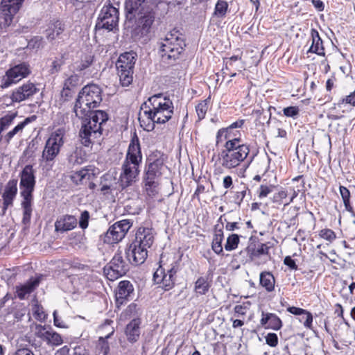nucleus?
Instances as JSON below:
<instances>
[{"instance_id": "obj_1", "label": "nucleus", "mask_w": 355, "mask_h": 355, "mask_svg": "<svg viewBox=\"0 0 355 355\" xmlns=\"http://www.w3.org/2000/svg\"><path fill=\"white\" fill-rule=\"evenodd\" d=\"M101 89L97 85H87L80 91L74 105L76 116L82 120L79 137L82 144L86 147L101 137L102 125L108 119L104 111H92L101 103Z\"/></svg>"}, {"instance_id": "obj_2", "label": "nucleus", "mask_w": 355, "mask_h": 355, "mask_svg": "<svg viewBox=\"0 0 355 355\" xmlns=\"http://www.w3.org/2000/svg\"><path fill=\"white\" fill-rule=\"evenodd\" d=\"M141 162L142 153L139 139L136 133H134L121 165L119 179V186L121 187V189L132 186L138 180Z\"/></svg>"}, {"instance_id": "obj_3", "label": "nucleus", "mask_w": 355, "mask_h": 355, "mask_svg": "<svg viewBox=\"0 0 355 355\" xmlns=\"http://www.w3.org/2000/svg\"><path fill=\"white\" fill-rule=\"evenodd\" d=\"M224 148L218 155L220 165L225 169L232 171L241 166L248 167L252 162L248 160L250 146L242 142L241 138H230L225 140Z\"/></svg>"}, {"instance_id": "obj_4", "label": "nucleus", "mask_w": 355, "mask_h": 355, "mask_svg": "<svg viewBox=\"0 0 355 355\" xmlns=\"http://www.w3.org/2000/svg\"><path fill=\"white\" fill-rule=\"evenodd\" d=\"M35 173L32 165H26L19 174L20 194L23 198L21 202V207L24 210L22 222L24 224H28L31 221L33 211V193L36 184Z\"/></svg>"}, {"instance_id": "obj_5", "label": "nucleus", "mask_w": 355, "mask_h": 355, "mask_svg": "<svg viewBox=\"0 0 355 355\" xmlns=\"http://www.w3.org/2000/svg\"><path fill=\"white\" fill-rule=\"evenodd\" d=\"M148 110L144 112L153 123L164 124L171 119L174 112L172 101L162 94H157L148 98Z\"/></svg>"}, {"instance_id": "obj_6", "label": "nucleus", "mask_w": 355, "mask_h": 355, "mask_svg": "<svg viewBox=\"0 0 355 355\" xmlns=\"http://www.w3.org/2000/svg\"><path fill=\"white\" fill-rule=\"evenodd\" d=\"M184 35L178 30L168 33L159 42V55L164 62L170 63L178 59L185 47Z\"/></svg>"}, {"instance_id": "obj_7", "label": "nucleus", "mask_w": 355, "mask_h": 355, "mask_svg": "<svg viewBox=\"0 0 355 355\" xmlns=\"http://www.w3.org/2000/svg\"><path fill=\"white\" fill-rule=\"evenodd\" d=\"M64 130L58 129L46 140L40 160V166L43 171L48 172L52 170L55 159L64 144Z\"/></svg>"}, {"instance_id": "obj_8", "label": "nucleus", "mask_w": 355, "mask_h": 355, "mask_svg": "<svg viewBox=\"0 0 355 355\" xmlns=\"http://www.w3.org/2000/svg\"><path fill=\"white\" fill-rule=\"evenodd\" d=\"M136 53L125 52L122 53L116 63L119 80L123 86H128L133 80V69L136 61Z\"/></svg>"}, {"instance_id": "obj_9", "label": "nucleus", "mask_w": 355, "mask_h": 355, "mask_svg": "<svg viewBox=\"0 0 355 355\" xmlns=\"http://www.w3.org/2000/svg\"><path fill=\"white\" fill-rule=\"evenodd\" d=\"M119 15L117 8L110 3L105 4L98 15L95 26L96 30L114 31L118 26Z\"/></svg>"}, {"instance_id": "obj_10", "label": "nucleus", "mask_w": 355, "mask_h": 355, "mask_svg": "<svg viewBox=\"0 0 355 355\" xmlns=\"http://www.w3.org/2000/svg\"><path fill=\"white\" fill-rule=\"evenodd\" d=\"M31 73L30 65L26 62L17 64L8 69L0 80L2 89L10 87L17 84L21 80L26 78Z\"/></svg>"}, {"instance_id": "obj_11", "label": "nucleus", "mask_w": 355, "mask_h": 355, "mask_svg": "<svg viewBox=\"0 0 355 355\" xmlns=\"http://www.w3.org/2000/svg\"><path fill=\"white\" fill-rule=\"evenodd\" d=\"M178 270V266L176 263H173L167 270L159 266L153 274V280L156 284H161L165 291H168L175 285V276Z\"/></svg>"}, {"instance_id": "obj_12", "label": "nucleus", "mask_w": 355, "mask_h": 355, "mask_svg": "<svg viewBox=\"0 0 355 355\" xmlns=\"http://www.w3.org/2000/svg\"><path fill=\"white\" fill-rule=\"evenodd\" d=\"M131 225L129 220H121L115 223L107 231L104 237L105 243L112 244L119 242L125 237Z\"/></svg>"}, {"instance_id": "obj_13", "label": "nucleus", "mask_w": 355, "mask_h": 355, "mask_svg": "<svg viewBox=\"0 0 355 355\" xmlns=\"http://www.w3.org/2000/svg\"><path fill=\"white\" fill-rule=\"evenodd\" d=\"M128 270V265L123 260L121 252H116L104 271L109 280L114 281L124 275Z\"/></svg>"}, {"instance_id": "obj_14", "label": "nucleus", "mask_w": 355, "mask_h": 355, "mask_svg": "<svg viewBox=\"0 0 355 355\" xmlns=\"http://www.w3.org/2000/svg\"><path fill=\"white\" fill-rule=\"evenodd\" d=\"M39 91L40 89L37 87L35 84L28 81L12 90L10 99L12 103H21L31 99Z\"/></svg>"}, {"instance_id": "obj_15", "label": "nucleus", "mask_w": 355, "mask_h": 355, "mask_svg": "<svg viewBox=\"0 0 355 355\" xmlns=\"http://www.w3.org/2000/svg\"><path fill=\"white\" fill-rule=\"evenodd\" d=\"M35 335L49 346H59L63 343L60 334L51 328L41 324L35 325Z\"/></svg>"}, {"instance_id": "obj_16", "label": "nucleus", "mask_w": 355, "mask_h": 355, "mask_svg": "<svg viewBox=\"0 0 355 355\" xmlns=\"http://www.w3.org/2000/svg\"><path fill=\"white\" fill-rule=\"evenodd\" d=\"M125 254L131 264L138 266L146 261L148 257V249L132 242L126 249Z\"/></svg>"}, {"instance_id": "obj_17", "label": "nucleus", "mask_w": 355, "mask_h": 355, "mask_svg": "<svg viewBox=\"0 0 355 355\" xmlns=\"http://www.w3.org/2000/svg\"><path fill=\"white\" fill-rule=\"evenodd\" d=\"M154 19L155 17L151 12H148L140 17L134 30L135 35L139 37L147 35L150 32Z\"/></svg>"}, {"instance_id": "obj_18", "label": "nucleus", "mask_w": 355, "mask_h": 355, "mask_svg": "<svg viewBox=\"0 0 355 355\" xmlns=\"http://www.w3.org/2000/svg\"><path fill=\"white\" fill-rule=\"evenodd\" d=\"M132 242L137 243L147 249L150 248L154 242V234L151 228L141 227L135 234Z\"/></svg>"}, {"instance_id": "obj_19", "label": "nucleus", "mask_w": 355, "mask_h": 355, "mask_svg": "<svg viewBox=\"0 0 355 355\" xmlns=\"http://www.w3.org/2000/svg\"><path fill=\"white\" fill-rule=\"evenodd\" d=\"M78 224L76 218L72 215H62L57 218L55 222V231L64 232L73 230Z\"/></svg>"}, {"instance_id": "obj_20", "label": "nucleus", "mask_w": 355, "mask_h": 355, "mask_svg": "<svg viewBox=\"0 0 355 355\" xmlns=\"http://www.w3.org/2000/svg\"><path fill=\"white\" fill-rule=\"evenodd\" d=\"M17 193V180L15 179L10 180L5 186L4 191L2 194L3 200V209H6L9 206L12 205L13 200Z\"/></svg>"}, {"instance_id": "obj_21", "label": "nucleus", "mask_w": 355, "mask_h": 355, "mask_svg": "<svg viewBox=\"0 0 355 355\" xmlns=\"http://www.w3.org/2000/svg\"><path fill=\"white\" fill-rule=\"evenodd\" d=\"M245 123L244 119H239L232 123L226 128L220 129L216 134V144L219 145L220 143L227 140V137L234 139L239 138L236 137V134H233L232 132L235 128H241Z\"/></svg>"}, {"instance_id": "obj_22", "label": "nucleus", "mask_w": 355, "mask_h": 355, "mask_svg": "<svg viewBox=\"0 0 355 355\" xmlns=\"http://www.w3.org/2000/svg\"><path fill=\"white\" fill-rule=\"evenodd\" d=\"M260 324L265 329H270L275 331L279 330L282 327V322L276 314L264 311L261 313Z\"/></svg>"}, {"instance_id": "obj_23", "label": "nucleus", "mask_w": 355, "mask_h": 355, "mask_svg": "<svg viewBox=\"0 0 355 355\" xmlns=\"http://www.w3.org/2000/svg\"><path fill=\"white\" fill-rule=\"evenodd\" d=\"M164 162L162 159H156L149 162L147 166L144 179L157 180L162 175Z\"/></svg>"}, {"instance_id": "obj_24", "label": "nucleus", "mask_w": 355, "mask_h": 355, "mask_svg": "<svg viewBox=\"0 0 355 355\" xmlns=\"http://www.w3.org/2000/svg\"><path fill=\"white\" fill-rule=\"evenodd\" d=\"M141 322V319L137 318L132 319L127 324L125 333L129 342L135 343L138 340L140 336Z\"/></svg>"}, {"instance_id": "obj_25", "label": "nucleus", "mask_w": 355, "mask_h": 355, "mask_svg": "<svg viewBox=\"0 0 355 355\" xmlns=\"http://www.w3.org/2000/svg\"><path fill=\"white\" fill-rule=\"evenodd\" d=\"M134 288L129 281H121L119 283L116 292V300L118 304H122L132 293Z\"/></svg>"}, {"instance_id": "obj_26", "label": "nucleus", "mask_w": 355, "mask_h": 355, "mask_svg": "<svg viewBox=\"0 0 355 355\" xmlns=\"http://www.w3.org/2000/svg\"><path fill=\"white\" fill-rule=\"evenodd\" d=\"M311 37L312 43L307 53H313L320 56H324L325 52L323 42L320 37L318 31L315 28L311 30Z\"/></svg>"}, {"instance_id": "obj_27", "label": "nucleus", "mask_w": 355, "mask_h": 355, "mask_svg": "<svg viewBox=\"0 0 355 355\" xmlns=\"http://www.w3.org/2000/svg\"><path fill=\"white\" fill-rule=\"evenodd\" d=\"M23 1L24 0H2L0 10L13 17L21 8Z\"/></svg>"}, {"instance_id": "obj_28", "label": "nucleus", "mask_w": 355, "mask_h": 355, "mask_svg": "<svg viewBox=\"0 0 355 355\" xmlns=\"http://www.w3.org/2000/svg\"><path fill=\"white\" fill-rule=\"evenodd\" d=\"M39 279H30L26 284L16 288L17 296L20 300H24L39 285Z\"/></svg>"}, {"instance_id": "obj_29", "label": "nucleus", "mask_w": 355, "mask_h": 355, "mask_svg": "<svg viewBox=\"0 0 355 355\" xmlns=\"http://www.w3.org/2000/svg\"><path fill=\"white\" fill-rule=\"evenodd\" d=\"M64 31V24L59 21L51 22L46 30V37L48 40L53 41L58 37Z\"/></svg>"}, {"instance_id": "obj_30", "label": "nucleus", "mask_w": 355, "mask_h": 355, "mask_svg": "<svg viewBox=\"0 0 355 355\" xmlns=\"http://www.w3.org/2000/svg\"><path fill=\"white\" fill-rule=\"evenodd\" d=\"M146 0H126L125 3V8L127 13V17L131 19L136 17L137 15L141 13L140 8Z\"/></svg>"}, {"instance_id": "obj_31", "label": "nucleus", "mask_w": 355, "mask_h": 355, "mask_svg": "<svg viewBox=\"0 0 355 355\" xmlns=\"http://www.w3.org/2000/svg\"><path fill=\"white\" fill-rule=\"evenodd\" d=\"M223 230L222 228H218V225L215 227L214 238L211 243V248L213 251L220 255L223 254V248L222 243L223 241Z\"/></svg>"}, {"instance_id": "obj_32", "label": "nucleus", "mask_w": 355, "mask_h": 355, "mask_svg": "<svg viewBox=\"0 0 355 355\" xmlns=\"http://www.w3.org/2000/svg\"><path fill=\"white\" fill-rule=\"evenodd\" d=\"M259 283L268 292H272L275 289V279L270 272L264 271L260 273Z\"/></svg>"}, {"instance_id": "obj_33", "label": "nucleus", "mask_w": 355, "mask_h": 355, "mask_svg": "<svg viewBox=\"0 0 355 355\" xmlns=\"http://www.w3.org/2000/svg\"><path fill=\"white\" fill-rule=\"evenodd\" d=\"M37 119L35 115L26 117L23 121L17 125L12 130L9 131L5 136V139L7 141L11 140L15 135L22 132L24 128L29 123L34 122Z\"/></svg>"}, {"instance_id": "obj_34", "label": "nucleus", "mask_w": 355, "mask_h": 355, "mask_svg": "<svg viewBox=\"0 0 355 355\" xmlns=\"http://www.w3.org/2000/svg\"><path fill=\"white\" fill-rule=\"evenodd\" d=\"M211 287V282L207 277H200L194 284V291L198 295H205Z\"/></svg>"}, {"instance_id": "obj_35", "label": "nucleus", "mask_w": 355, "mask_h": 355, "mask_svg": "<svg viewBox=\"0 0 355 355\" xmlns=\"http://www.w3.org/2000/svg\"><path fill=\"white\" fill-rule=\"evenodd\" d=\"M339 191L342 197L343 204L345 209L352 214V216L355 217V214L353 211V207L350 204V192L347 188L344 186H340Z\"/></svg>"}, {"instance_id": "obj_36", "label": "nucleus", "mask_w": 355, "mask_h": 355, "mask_svg": "<svg viewBox=\"0 0 355 355\" xmlns=\"http://www.w3.org/2000/svg\"><path fill=\"white\" fill-rule=\"evenodd\" d=\"M91 175L92 173L89 169L82 168L74 172L71 175V178L76 184H80L83 183L84 180H89Z\"/></svg>"}, {"instance_id": "obj_37", "label": "nucleus", "mask_w": 355, "mask_h": 355, "mask_svg": "<svg viewBox=\"0 0 355 355\" xmlns=\"http://www.w3.org/2000/svg\"><path fill=\"white\" fill-rule=\"evenodd\" d=\"M144 180L146 194L150 198L155 197L158 193V182H157L156 180H149L147 179H144Z\"/></svg>"}, {"instance_id": "obj_38", "label": "nucleus", "mask_w": 355, "mask_h": 355, "mask_svg": "<svg viewBox=\"0 0 355 355\" xmlns=\"http://www.w3.org/2000/svg\"><path fill=\"white\" fill-rule=\"evenodd\" d=\"M80 84V78L77 74H71L64 81L63 86L67 87L73 91Z\"/></svg>"}, {"instance_id": "obj_39", "label": "nucleus", "mask_w": 355, "mask_h": 355, "mask_svg": "<svg viewBox=\"0 0 355 355\" xmlns=\"http://www.w3.org/2000/svg\"><path fill=\"white\" fill-rule=\"evenodd\" d=\"M209 102V98L200 101L196 106V111L199 120H202L205 117L207 112L208 110V104Z\"/></svg>"}, {"instance_id": "obj_40", "label": "nucleus", "mask_w": 355, "mask_h": 355, "mask_svg": "<svg viewBox=\"0 0 355 355\" xmlns=\"http://www.w3.org/2000/svg\"><path fill=\"white\" fill-rule=\"evenodd\" d=\"M239 243V235L232 234L227 237L226 243L225 244V249L226 251H232L237 248Z\"/></svg>"}, {"instance_id": "obj_41", "label": "nucleus", "mask_w": 355, "mask_h": 355, "mask_svg": "<svg viewBox=\"0 0 355 355\" xmlns=\"http://www.w3.org/2000/svg\"><path fill=\"white\" fill-rule=\"evenodd\" d=\"M228 4L225 1L218 0L215 6L214 15L218 17H224L226 15Z\"/></svg>"}, {"instance_id": "obj_42", "label": "nucleus", "mask_w": 355, "mask_h": 355, "mask_svg": "<svg viewBox=\"0 0 355 355\" xmlns=\"http://www.w3.org/2000/svg\"><path fill=\"white\" fill-rule=\"evenodd\" d=\"M85 160V155L80 149L76 148L69 157V162L73 165L81 164Z\"/></svg>"}, {"instance_id": "obj_43", "label": "nucleus", "mask_w": 355, "mask_h": 355, "mask_svg": "<svg viewBox=\"0 0 355 355\" xmlns=\"http://www.w3.org/2000/svg\"><path fill=\"white\" fill-rule=\"evenodd\" d=\"M270 246L267 243L260 244L257 249L253 251L250 255L252 260H254L256 258L259 257L261 255H268Z\"/></svg>"}, {"instance_id": "obj_44", "label": "nucleus", "mask_w": 355, "mask_h": 355, "mask_svg": "<svg viewBox=\"0 0 355 355\" xmlns=\"http://www.w3.org/2000/svg\"><path fill=\"white\" fill-rule=\"evenodd\" d=\"M94 56L91 54L85 55L82 57L80 62L76 66L78 71H83L88 68L93 62Z\"/></svg>"}, {"instance_id": "obj_45", "label": "nucleus", "mask_w": 355, "mask_h": 355, "mask_svg": "<svg viewBox=\"0 0 355 355\" xmlns=\"http://www.w3.org/2000/svg\"><path fill=\"white\" fill-rule=\"evenodd\" d=\"M12 18L0 10V33H2L11 24Z\"/></svg>"}, {"instance_id": "obj_46", "label": "nucleus", "mask_w": 355, "mask_h": 355, "mask_svg": "<svg viewBox=\"0 0 355 355\" xmlns=\"http://www.w3.org/2000/svg\"><path fill=\"white\" fill-rule=\"evenodd\" d=\"M15 116V114H10L1 117L0 119V130L3 132L7 129L12 124Z\"/></svg>"}, {"instance_id": "obj_47", "label": "nucleus", "mask_w": 355, "mask_h": 355, "mask_svg": "<svg viewBox=\"0 0 355 355\" xmlns=\"http://www.w3.org/2000/svg\"><path fill=\"white\" fill-rule=\"evenodd\" d=\"M304 327L309 329H313V315L311 312L306 310V313H304L300 318Z\"/></svg>"}, {"instance_id": "obj_48", "label": "nucleus", "mask_w": 355, "mask_h": 355, "mask_svg": "<svg viewBox=\"0 0 355 355\" xmlns=\"http://www.w3.org/2000/svg\"><path fill=\"white\" fill-rule=\"evenodd\" d=\"M319 236L330 243L333 242L336 238V233L331 229L324 228L319 232Z\"/></svg>"}, {"instance_id": "obj_49", "label": "nucleus", "mask_w": 355, "mask_h": 355, "mask_svg": "<svg viewBox=\"0 0 355 355\" xmlns=\"http://www.w3.org/2000/svg\"><path fill=\"white\" fill-rule=\"evenodd\" d=\"M125 315L129 316L130 318H137L141 314L140 309L137 304L135 303L130 304L125 309Z\"/></svg>"}, {"instance_id": "obj_50", "label": "nucleus", "mask_w": 355, "mask_h": 355, "mask_svg": "<svg viewBox=\"0 0 355 355\" xmlns=\"http://www.w3.org/2000/svg\"><path fill=\"white\" fill-rule=\"evenodd\" d=\"M33 316L40 321H44L46 318L43 307L38 304L35 305L33 307Z\"/></svg>"}, {"instance_id": "obj_51", "label": "nucleus", "mask_w": 355, "mask_h": 355, "mask_svg": "<svg viewBox=\"0 0 355 355\" xmlns=\"http://www.w3.org/2000/svg\"><path fill=\"white\" fill-rule=\"evenodd\" d=\"M283 113L287 117L295 119L300 114V109L297 106H289L283 109Z\"/></svg>"}, {"instance_id": "obj_52", "label": "nucleus", "mask_w": 355, "mask_h": 355, "mask_svg": "<svg viewBox=\"0 0 355 355\" xmlns=\"http://www.w3.org/2000/svg\"><path fill=\"white\" fill-rule=\"evenodd\" d=\"M63 64L64 61L62 58H56L55 60H54L50 66V73L54 74L58 73L60 70L61 67L63 65Z\"/></svg>"}, {"instance_id": "obj_53", "label": "nucleus", "mask_w": 355, "mask_h": 355, "mask_svg": "<svg viewBox=\"0 0 355 355\" xmlns=\"http://www.w3.org/2000/svg\"><path fill=\"white\" fill-rule=\"evenodd\" d=\"M109 337H110V335H107L105 338H103V337L99 338L98 346L100 347L101 351L103 354H109L110 353V345L107 340V339Z\"/></svg>"}, {"instance_id": "obj_54", "label": "nucleus", "mask_w": 355, "mask_h": 355, "mask_svg": "<svg viewBox=\"0 0 355 355\" xmlns=\"http://www.w3.org/2000/svg\"><path fill=\"white\" fill-rule=\"evenodd\" d=\"M89 219V213L87 211H84L81 213L79 219V226L80 228L85 230L88 227Z\"/></svg>"}, {"instance_id": "obj_55", "label": "nucleus", "mask_w": 355, "mask_h": 355, "mask_svg": "<svg viewBox=\"0 0 355 355\" xmlns=\"http://www.w3.org/2000/svg\"><path fill=\"white\" fill-rule=\"evenodd\" d=\"M274 186H267V185H263L261 184L259 187V191L258 193V196L259 198H263L266 197L269 193H270L273 189Z\"/></svg>"}, {"instance_id": "obj_56", "label": "nucleus", "mask_w": 355, "mask_h": 355, "mask_svg": "<svg viewBox=\"0 0 355 355\" xmlns=\"http://www.w3.org/2000/svg\"><path fill=\"white\" fill-rule=\"evenodd\" d=\"M266 343L272 347H275L278 344V337L275 333H269L266 336Z\"/></svg>"}, {"instance_id": "obj_57", "label": "nucleus", "mask_w": 355, "mask_h": 355, "mask_svg": "<svg viewBox=\"0 0 355 355\" xmlns=\"http://www.w3.org/2000/svg\"><path fill=\"white\" fill-rule=\"evenodd\" d=\"M287 196V192L284 190L279 191L273 195L272 200L275 203H281L282 200L286 198Z\"/></svg>"}, {"instance_id": "obj_58", "label": "nucleus", "mask_w": 355, "mask_h": 355, "mask_svg": "<svg viewBox=\"0 0 355 355\" xmlns=\"http://www.w3.org/2000/svg\"><path fill=\"white\" fill-rule=\"evenodd\" d=\"M344 103L355 106V90L348 96H346L345 98L341 99L339 104Z\"/></svg>"}, {"instance_id": "obj_59", "label": "nucleus", "mask_w": 355, "mask_h": 355, "mask_svg": "<svg viewBox=\"0 0 355 355\" xmlns=\"http://www.w3.org/2000/svg\"><path fill=\"white\" fill-rule=\"evenodd\" d=\"M287 311L289 312L291 314H293L295 315H302L304 313H306V310L295 307V306H289L287 308Z\"/></svg>"}, {"instance_id": "obj_60", "label": "nucleus", "mask_w": 355, "mask_h": 355, "mask_svg": "<svg viewBox=\"0 0 355 355\" xmlns=\"http://www.w3.org/2000/svg\"><path fill=\"white\" fill-rule=\"evenodd\" d=\"M74 91L63 86L61 96L64 101H68L73 95Z\"/></svg>"}, {"instance_id": "obj_61", "label": "nucleus", "mask_w": 355, "mask_h": 355, "mask_svg": "<svg viewBox=\"0 0 355 355\" xmlns=\"http://www.w3.org/2000/svg\"><path fill=\"white\" fill-rule=\"evenodd\" d=\"M13 355H35L33 352L27 347H21L17 349Z\"/></svg>"}, {"instance_id": "obj_62", "label": "nucleus", "mask_w": 355, "mask_h": 355, "mask_svg": "<svg viewBox=\"0 0 355 355\" xmlns=\"http://www.w3.org/2000/svg\"><path fill=\"white\" fill-rule=\"evenodd\" d=\"M284 263L291 269L296 270L297 268L295 261L289 256L284 258Z\"/></svg>"}, {"instance_id": "obj_63", "label": "nucleus", "mask_w": 355, "mask_h": 355, "mask_svg": "<svg viewBox=\"0 0 355 355\" xmlns=\"http://www.w3.org/2000/svg\"><path fill=\"white\" fill-rule=\"evenodd\" d=\"M91 277L89 275H84L80 278L79 280L83 286V288H87L92 286V282L89 281Z\"/></svg>"}, {"instance_id": "obj_64", "label": "nucleus", "mask_w": 355, "mask_h": 355, "mask_svg": "<svg viewBox=\"0 0 355 355\" xmlns=\"http://www.w3.org/2000/svg\"><path fill=\"white\" fill-rule=\"evenodd\" d=\"M233 185L232 178L230 175H226L223 180V186L225 189H230Z\"/></svg>"}]
</instances>
